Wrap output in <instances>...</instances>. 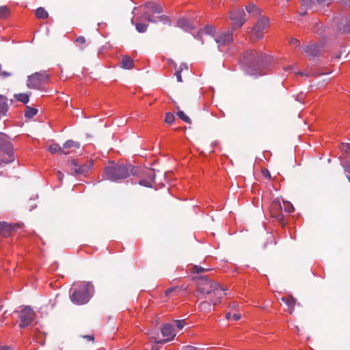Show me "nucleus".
Here are the masks:
<instances>
[{
    "label": "nucleus",
    "mask_w": 350,
    "mask_h": 350,
    "mask_svg": "<svg viewBox=\"0 0 350 350\" xmlns=\"http://www.w3.org/2000/svg\"><path fill=\"white\" fill-rule=\"evenodd\" d=\"M230 19L232 21L233 29L241 27L245 22V14L243 9L236 8L230 12Z\"/></svg>",
    "instance_id": "obj_11"
},
{
    "label": "nucleus",
    "mask_w": 350,
    "mask_h": 350,
    "mask_svg": "<svg viewBox=\"0 0 350 350\" xmlns=\"http://www.w3.org/2000/svg\"><path fill=\"white\" fill-rule=\"evenodd\" d=\"M282 301L286 305V310L289 312L290 314H292L295 305V299L292 296H286L282 297Z\"/></svg>",
    "instance_id": "obj_20"
},
{
    "label": "nucleus",
    "mask_w": 350,
    "mask_h": 350,
    "mask_svg": "<svg viewBox=\"0 0 350 350\" xmlns=\"http://www.w3.org/2000/svg\"><path fill=\"white\" fill-rule=\"evenodd\" d=\"M241 318V314L238 312H235L233 314H232V320L233 321H238Z\"/></svg>",
    "instance_id": "obj_41"
},
{
    "label": "nucleus",
    "mask_w": 350,
    "mask_h": 350,
    "mask_svg": "<svg viewBox=\"0 0 350 350\" xmlns=\"http://www.w3.org/2000/svg\"><path fill=\"white\" fill-rule=\"evenodd\" d=\"M75 42H76V43H77V44H79L80 45H83V46L81 47L83 49V45L86 42V39L83 36H79V37H77L76 38Z\"/></svg>",
    "instance_id": "obj_37"
},
{
    "label": "nucleus",
    "mask_w": 350,
    "mask_h": 350,
    "mask_svg": "<svg viewBox=\"0 0 350 350\" xmlns=\"http://www.w3.org/2000/svg\"><path fill=\"white\" fill-rule=\"evenodd\" d=\"M304 52L310 57H317L320 55L321 49L319 45L312 44L304 48Z\"/></svg>",
    "instance_id": "obj_17"
},
{
    "label": "nucleus",
    "mask_w": 350,
    "mask_h": 350,
    "mask_svg": "<svg viewBox=\"0 0 350 350\" xmlns=\"http://www.w3.org/2000/svg\"><path fill=\"white\" fill-rule=\"evenodd\" d=\"M48 80L49 75L46 72H35L28 77L27 86L30 89L42 90Z\"/></svg>",
    "instance_id": "obj_8"
},
{
    "label": "nucleus",
    "mask_w": 350,
    "mask_h": 350,
    "mask_svg": "<svg viewBox=\"0 0 350 350\" xmlns=\"http://www.w3.org/2000/svg\"><path fill=\"white\" fill-rule=\"evenodd\" d=\"M180 72H181V70H177L176 72H175V75L176 77V79H177V81L178 82H182L183 80H182V77L180 75Z\"/></svg>",
    "instance_id": "obj_42"
},
{
    "label": "nucleus",
    "mask_w": 350,
    "mask_h": 350,
    "mask_svg": "<svg viewBox=\"0 0 350 350\" xmlns=\"http://www.w3.org/2000/svg\"><path fill=\"white\" fill-rule=\"evenodd\" d=\"M146 11L143 13L140 18H137L136 22L132 19V23L135 25L136 29L140 32H145L148 25L141 23L142 19L149 23L161 22L163 24H169L170 19L167 16L159 15L163 12L161 5L156 2L149 1L144 4Z\"/></svg>",
    "instance_id": "obj_1"
},
{
    "label": "nucleus",
    "mask_w": 350,
    "mask_h": 350,
    "mask_svg": "<svg viewBox=\"0 0 350 350\" xmlns=\"http://www.w3.org/2000/svg\"><path fill=\"white\" fill-rule=\"evenodd\" d=\"M241 62L252 70L251 74H256L267 64V57L262 53L251 50L247 51L241 57Z\"/></svg>",
    "instance_id": "obj_5"
},
{
    "label": "nucleus",
    "mask_w": 350,
    "mask_h": 350,
    "mask_svg": "<svg viewBox=\"0 0 350 350\" xmlns=\"http://www.w3.org/2000/svg\"><path fill=\"white\" fill-rule=\"evenodd\" d=\"M282 206L278 202H273L271 206V213L273 217H275L280 222H283L284 215L282 213Z\"/></svg>",
    "instance_id": "obj_15"
},
{
    "label": "nucleus",
    "mask_w": 350,
    "mask_h": 350,
    "mask_svg": "<svg viewBox=\"0 0 350 350\" xmlns=\"http://www.w3.org/2000/svg\"><path fill=\"white\" fill-rule=\"evenodd\" d=\"M174 323L179 329H183L185 325L184 320H176Z\"/></svg>",
    "instance_id": "obj_38"
},
{
    "label": "nucleus",
    "mask_w": 350,
    "mask_h": 350,
    "mask_svg": "<svg viewBox=\"0 0 350 350\" xmlns=\"http://www.w3.org/2000/svg\"><path fill=\"white\" fill-rule=\"evenodd\" d=\"M176 25L186 31L193 29V25L187 18H182L178 20Z\"/></svg>",
    "instance_id": "obj_18"
},
{
    "label": "nucleus",
    "mask_w": 350,
    "mask_h": 350,
    "mask_svg": "<svg viewBox=\"0 0 350 350\" xmlns=\"http://www.w3.org/2000/svg\"><path fill=\"white\" fill-rule=\"evenodd\" d=\"M8 109V98L0 94V118L6 116Z\"/></svg>",
    "instance_id": "obj_19"
},
{
    "label": "nucleus",
    "mask_w": 350,
    "mask_h": 350,
    "mask_svg": "<svg viewBox=\"0 0 350 350\" xmlns=\"http://www.w3.org/2000/svg\"><path fill=\"white\" fill-rule=\"evenodd\" d=\"M47 150L52 154L59 153L66 155L70 153V151H66L63 150V148H62L57 144H51L49 146Z\"/></svg>",
    "instance_id": "obj_21"
},
{
    "label": "nucleus",
    "mask_w": 350,
    "mask_h": 350,
    "mask_svg": "<svg viewBox=\"0 0 350 350\" xmlns=\"http://www.w3.org/2000/svg\"><path fill=\"white\" fill-rule=\"evenodd\" d=\"M148 174L150 177L153 176L154 172L152 170H148Z\"/></svg>",
    "instance_id": "obj_52"
},
{
    "label": "nucleus",
    "mask_w": 350,
    "mask_h": 350,
    "mask_svg": "<svg viewBox=\"0 0 350 350\" xmlns=\"http://www.w3.org/2000/svg\"><path fill=\"white\" fill-rule=\"evenodd\" d=\"M183 69H185V70L188 69V68H187L186 64H181L178 70H181L182 71Z\"/></svg>",
    "instance_id": "obj_48"
},
{
    "label": "nucleus",
    "mask_w": 350,
    "mask_h": 350,
    "mask_svg": "<svg viewBox=\"0 0 350 350\" xmlns=\"http://www.w3.org/2000/svg\"><path fill=\"white\" fill-rule=\"evenodd\" d=\"M201 33H200V32L198 33V34H197L196 37H198V38L199 37V38H200V37H201Z\"/></svg>",
    "instance_id": "obj_54"
},
{
    "label": "nucleus",
    "mask_w": 350,
    "mask_h": 350,
    "mask_svg": "<svg viewBox=\"0 0 350 350\" xmlns=\"http://www.w3.org/2000/svg\"><path fill=\"white\" fill-rule=\"evenodd\" d=\"M283 208H284V211L288 213H291L294 211V207H293V204L291 202H287V201L283 202Z\"/></svg>",
    "instance_id": "obj_31"
},
{
    "label": "nucleus",
    "mask_w": 350,
    "mask_h": 350,
    "mask_svg": "<svg viewBox=\"0 0 350 350\" xmlns=\"http://www.w3.org/2000/svg\"><path fill=\"white\" fill-rule=\"evenodd\" d=\"M177 116L180 119H181L185 122L190 123V118L183 111H178L177 112Z\"/></svg>",
    "instance_id": "obj_32"
},
{
    "label": "nucleus",
    "mask_w": 350,
    "mask_h": 350,
    "mask_svg": "<svg viewBox=\"0 0 350 350\" xmlns=\"http://www.w3.org/2000/svg\"><path fill=\"white\" fill-rule=\"evenodd\" d=\"M80 147V144L77 142H75L72 140H68L66 141L64 145H63V150H65V149L68 148H74V149H78Z\"/></svg>",
    "instance_id": "obj_25"
},
{
    "label": "nucleus",
    "mask_w": 350,
    "mask_h": 350,
    "mask_svg": "<svg viewBox=\"0 0 350 350\" xmlns=\"http://www.w3.org/2000/svg\"><path fill=\"white\" fill-rule=\"evenodd\" d=\"M94 293V286L90 282H78L73 284L70 297L72 303L85 304L90 300Z\"/></svg>",
    "instance_id": "obj_4"
},
{
    "label": "nucleus",
    "mask_w": 350,
    "mask_h": 350,
    "mask_svg": "<svg viewBox=\"0 0 350 350\" xmlns=\"http://www.w3.org/2000/svg\"><path fill=\"white\" fill-rule=\"evenodd\" d=\"M284 70L285 71H287V70H294V66H288V67H286V68H284Z\"/></svg>",
    "instance_id": "obj_50"
},
{
    "label": "nucleus",
    "mask_w": 350,
    "mask_h": 350,
    "mask_svg": "<svg viewBox=\"0 0 350 350\" xmlns=\"http://www.w3.org/2000/svg\"><path fill=\"white\" fill-rule=\"evenodd\" d=\"M237 306H238L237 304L234 303L230 306V308H231L232 310H235L237 309Z\"/></svg>",
    "instance_id": "obj_49"
},
{
    "label": "nucleus",
    "mask_w": 350,
    "mask_h": 350,
    "mask_svg": "<svg viewBox=\"0 0 350 350\" xmlns=\"http://www.w3.org/2000/svg\"><path fill=\"white\" fill-rule=\"evenodd\" d=\"M14 159L12 144L5 134L0 133V165L12 163Z\"/></svg>",
    "instance_id": "obj_7"
},
{
    "label": "nucleus",
    "mask_w": 350,
    "mask_h": 350,
    "mask_svg": "<svg viewBox=\"0 0 350 350\" xmlns=\"http://www.w3.org/2000/svg\"><path fill=\"white\" fill-rule=\"evenodd\" d=\"M152 350H158V348H157V346H153V347H152Z\"/></svg>",
    "instance_id": "obj_53"
},
{
    "label": "nucleus",
    "mask_w": 350,
    "mask_h": 350,
    "mask_svg": "<svg viewBox=\"0 0 350 350\" xmlns=\"http://www.w3.org/2000/svg\"><path fill=\"white\" fill-rule=\"evenodd\" d=\"M211 304H213V302H211L210 299L209 301H203L199 304L198 308L202 312H208L211 310Z\"/></svg>",
    "instance_id": "obj_24"
},
{
    "label": "nucleus",
    "mask_w": 350,
    "mask_h": 350,
    "mask_svg": "<svg viewBox=\"0 0 350 350\" xmlns=\"http://www.w3.org/2000/svg\"><path fill=\"white\" fill-rule=\"evenodd\" d=\"M182 350H199L197 347L193 346H186L184 347Z\"/></svg>",
    "instance_id": "obj_44"
},
{
    "label": "nucleus",
    "mask_w": 350,
    "mask_h": 350,
    "mask_svg": "<svg viewBox=\"0 0 350 350\" xmlns=\"http://www.w3.org/2000/svg\"><path fill=\"white\" fill-rule=\"evenodd\" d=\"M64 176V175L62 172H57V178L60 181H62Z\"/></svg>",
    "instance_id": "obj_45"
},
{
    "label": "nucleus",
    "mask_w": 350,
    "mask_h": 350,
    "mask_svg": "<svg viewBox=\"0 0 350 350\" xmlns=\"http://www.w3.org/2000/svg\"><path fill=\"white\" fill-rule=\"evenodd\" d=\"M68 165L70 170L72 171L75 175H85L93 167V161L90 160L84 163H80L76 160L72 159L68 161Z\"/></svg>",
    "instance_id": "obj_9"
},
{
    "label": "nucleus",
    "mask_w": 350,
    "mask_h": 350,
    "mask_svg": "<svg viewBox=\"0 0 350 350\" xmlns=\"http://www.w3.org/2000/svg\"><path fill=\"white\" fill-rule=\"evenodd\" d=\"M196 284L198 292L204 297L210 296V300L213 305L219 303L220 299L225 295V288L207 276L198 278Z\"/></svg>",
    "instance_id": "obj_2"
},
{
    "label": "nucleus",
    "mask_w": 350,
    "mask_h": 350,
    "mask_svg": "<svg viewBox=\"0 0 350 350\" xmlns=\"http://www.w3.org/2000/svg\"><path fill=\"white\" fill-rule=\"evenodd\" d=\"M35 312L29 306L25 307L20 313L19 319L20 323L19 326L21 328H25L29 326L34 320Z\"/></svg>",
    "instance_id": "obj_12"
},
{
    "label": "nucleus",
    "mask_w": 350,
    "mask_h": 350,
    "mask_svg": "<svg viewBox=\"0 0 350 350\" xmlns=\"http://www.w3.org/2000/svg\"><path fill=\"white\" fill-rule=\"evenodd\" d=\"M0 350H10L8 347H0Z\"/></svg>",
    "instance_id": "obj_51"
},
{
    "label": "nucleus",
    "mask_w": 350,
    "mask_h": 350,
    "mask_svg": "<svg viewBox=\"0 0 350 350\" xmlns=\"http://www.w3.org/2000/svg\"><path fill=\"white\" fill-rule=\"evenodd\" d=\"M13 230L12 226L5 222H0V237H8L11 235Z\"/></svg>",
    "instance_id": "obj_16"
},
{
    "label": "nucleus",
    "mask_w": 350,
    "mask_h": 350,
    "mask_svg": "<svg viewBox=\"0 0 350 350\" xmlns=\"http://www.w3.org/2000/svg\"><path fill=\"white\" fill-rule=\"evenodd\" d=\"M180 289V288L179 287H178V286L170 287V288H168L165 291V294L166 296H170L172 293H174V292H176V291H179Z\"/></svg>",
    "instance_id": "obj_36"
},
{
    "label": "nucleus",
    "mask_w": 350,
    "mask_h": 350,
    "mask_svg": "<svg viewBox=\"0 0 350 350\" xmlns=\"http://www.w3.org/2000/svg\"><path fill=\"white\" fill-rule=\"evenodd\" d=\"M139 168L132 165L112 163L105 168L103 177L111 181H119L130 176H137Z\"/></svg>",
    "instance_id": "obj_3"
},
{
    "label": "nucleus",
    "mask_w": 350,
    "mask_h": 350,
    "mask_svg": "<svg viewBox=\"0 0 350 350\" xmlns=\"http://www.w3.org/2000/svg\"><path fill=\"white\" fill-rule=\"evenodd\" d=\"M121 67L124 69H131L133 67V60L127 55L123 56L121 59Z\"/></svg>",
    "instance_id": "obj_22"
},
{
    "label": "nucleus",
    "mask_w": 350,
    "mask_h": 350,
    "mask_svg": "<svg viewBox=\"0 0 350 350\" xmlns=\"http://www.w3.org/2000/svg\"><path fill=\"white\" fill-rule=\"evenodd\" d=\"M161 334L165 338L164 339H158L154 336H151L150 339L157 344H162L173 340L176 336L174 329L170 324H165L161 328Z\"/></svg>",
    "instance_id": "obj_13"
},
{
    "label": "nucleus",
    "mask_w": 350,
    "mask_h": 350,
    "mask_svg": "<svg viewBox=\"0 0 350 350\" xmlns=\"http://www.w3.org/2000/svg\"><path fill=\"white\" fill-rule=\"evenodd\" d=\"M36 16L39 19H45L49 16V14L43 8H38L36 11Z\"/></svg>",
    "instance_id": "obj_27"
},
{
    "label": "nucleus",
    "mask_w": 350,
    "mask_h": 350,
    "mask_svg": "<svg viewBox=\"0 0 350 350\" xmlns=\"http://www.w3.org/2000/svg\"><path fill=\"white\" fill-rule=\"evenodd\" d=\"M226 319L227 320H232V314L230 312H228L226 314Z\"/></svg>",
    "instance_id": "obj_46"
},
{
    "label": "nucleus",
    "mask_w": 350,
    "mask_h": 350,
    "mask_svg": "<svg viewBox=\"0 0 350 350\" xmlns=\"http://www.w3.org/2000/svg\"><path fill=\"white\" fill-rule=\"evenodd\" d=\"M261 173L265 178H266L267 179H271V174L267 169H266V168L262 169L261 170Z\"/></svg>",
    "instance_id": "obj_40"
},
{
    "label": "nucleus",
    "mask_w": 350,
    "mask_h": 350,
    "mask_svg": "<svg viewBox=\"0 0 350 350\" xmlns=\"http://www.w3.org/2000/svg\"><path fill=\"white\" fill-rule=\"evenodd\" d=\"M269 26V21L267 17L260 18L254 25L252 31V38L254 39H260L263 36L264 31Z\"/></svg>",
    "instance_id": "obj_10"
},
{
    "label": "nucleus",
    "mask_w": 350,
    "mask_h": 350,
    "mask_svg": "<svg viewBox=\"0 0 350 350\" xmlns=\"http://www.w3.org/2000/svg\"><path fill=\"white\" fill-rule=\"evenodd\" d=\"M202 31L204 33L212 36L219 51H223L226 47L228 46L233 42V33L232 31L227 30L216 32V29L211 25H206Z\"/></svg>",
    "instance_id": "obj_6"
},
{
    "label": "nucleus",
    "mask_w": 350,
    "mask_h": 350,
    "mask_svg": "<svg viewBox=\"0 0 350 350\" xmlns=\"http://www.w3.org/2000/svg\"><path fill=\"white\" fill-rule=\"evenodd\" d=\"M38 113V109L31 107H27L25 111V117L30 119Z\"/></svg>",
    "instance_id": "obj_26"
},
{
    "label": "nucleus",
    "mask_w": 350,
    "mask_h": 350,
    "mask_svg": "<svg viewBox=\"0 0 350 350\" xmlns=\"http://www.w3.org/2000/svg\"><path fill=\"white\" fill-rule=\"evenodd\" d=\"M175 120L174 115L171 112H167L165 116V122L167 124H172Z\"/></svg>",
    "instance_id": "obj_33"
},
{
    "label": "nucleus",
    "mask_w": 350,
    "mask_h": 350,
    "mask_svg": "<svg viewBox=\"0 0 350 350\" xmlns=\"http://www.w3.org/2000/svg\"><path fill=\"white\" fill-rule=\"evenodd\" d=\"M85 338H87L88 340H94V336L93 335H86L84 336Z\"/></svg>",
    "instance_id": "obj_47"
},
{
    "label": "nucleus",
    "mask_w": 350,
    "mask_h": 350,
    "mask_svg": "<svg viewBox=\"0 0 350 350\" xmlns=\"http://www.w3.org/2000/svg\"><path fill=\"white\" fill-rule=\"evenodd\" d=\"M299 42V41L296 38H291L289 41V43L291 45H295V46L298 45Z\"/></svg>",
    "instance_id": "obj_43"
},
{
    "label": "nucleus",
    "mask_w": 350,
    "mask_h": 350,
    "mask_svg": "<svg viewBox=\"0 0 350 350\" xmlns=\"http://www.w3.org/2000/svg\"><path fill=\"white\" fill-rule=\"evenodd\" d=\"M332 1L333 0H317V1H314V0H301V11L299 14L302 16L305 15L306 10L312 8L316 3L325 6L329 5Z\"/></svg>",
    "instance_id": "obj_14"
},
{
    "label": "nucleus",
    "mask_w": 350,
    "mask_h": 350,
    "mask_svg": "<svg viewBox=\"0 0 350 350\" xmlns=\"http://www.w3.org/2000/svg\"><path fill=\"white\" fill-rule=\"evenodd\" d=\"M30 95L31 93H19L15 94L14 96L18 101H20L23 104H27L29 103Z\"/></svg>",
    "instance_id": "obj_23"
},
{
    "label": "nucleus",
    "mask_w": 350,
    "mask_h": 350,
    "mask_svg": "<svg viewBox=\"0 0 350 350\" xmlns=\"http://www.w3.org/2000/svg\"><path fill=\"white\" fill-rule=\"evenodd\" d=\"M341 150L346 152L349 153L350 152V144H342L340 146Z\"/></svg>",
    "instance_id": "obj_39"
},
{
    "label": "nucleus",
    "mask_w": 350,
    "mask_h": 350,
    "mask_svg": "<svg viewBox=\"0 0 350 350\" xmlns=\"http://www.w3.org/2000/svg\"><path fill=\"white\" fill-rule=\"evenodd\" d=\"M340 25H342V27L340 26L339 31L340 33H350V18L349 20L345 21V23H340Z\"/></svg>",
    "instance_id": "obj_28"
},
{
    "label": "nucleus",
    "mask_w": 350,
    "mask_h": 350,
    "mask_svg": "<svg viewBox=\"0 0 350 350\" xmlns=\"http://www.w3.org/2000/svg\"><path fill=\"white\" fill-rule=\"evenodd\" d=\"M208 269H204L200 266H198V265H195L192 267V272L193 273H200L202 272H204L205 271H208Z\"/></svg>",
    "instance_id": "obj_35"
},
{
    "label": "nucleus",
    "mask_w": 350,
    "mask_h": 350,
    "mask_svg": "<svg viewBox=\"0 0 350 350\" xmlns=\"http://www.w3.org/2000/svg\"><path fill=\"white\" fill-rule=\"evenodd\" d=\"M246 10L248 13L258 14L260 13V10L254 5L250 4L246 6Z\"/></svg>",
    "instance_id": "obj_29"
},
{
    "label": "nucleus",
    "mask_w": 350,
    "mask_h": 350,
    "mask_svg": "<svg viewBox=\"0 0 350 350\" xmlns=\"http://www.w3.org/2000/svg\"><path fill=\"white\" fill-rule=\"evenodd\" d=\"M10 9L6 6L0 7V18H5L10 15Z\"/></svg>",
    "instance_id": "obj_30"
},
{
    "label": "nucleus",
    "mask_w": 350,
    "mask_h": 350,
    "mask_svg": "<svg viewBox=\"0 0 350 350\" xmlns=\"http://www.w3.org/2000/svg\"><path fill=\"white\" fill-rule=\"evenodd\" d=\"M152 178H149V179H144V180H140L139 181V184L142 186H144V187H152Z\"/></svg>",
    "instance_id": "obj_34"
}]
</instances>
